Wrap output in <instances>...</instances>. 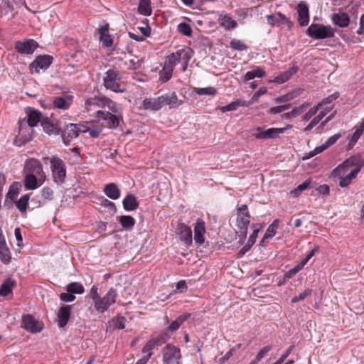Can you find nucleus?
Returning a JSON list of instances; mask_svg holds the SVG:
<instances>
[{
	"label": "nucleus",
	"mask_w": 364,
	"mask_h": 364,
	"mask_svg": "<svg viewBox=\"0 0 364 364\" xmlns=\"http://www.w3.org/2000/svg\"><path fill=\"white\" fill-rule=\"evenodd\" d=\"M164 364H181V353L179 348L168 343L166 344L161 351Z\"/></svg>",
	"instance_id": "4"
},
{
	"label": "nucleus",
	"mask_w": 364,
	"mask_h": 364,
	"mask_svg": "<svg viewBox=\"0 0 364 364\" xmlns=\"http://www.w3.org/2000/svg\"><path fill=\"white\" fill-rule=\"evenodd\" d=\"M250 223V214L247 205L244 204L237 207L236 225L239 229V237L241 243L246 239Z\"/></svg>",
	"instance_id": "1"
},
{
	"label": "nucleus",
	"mask_w": 364,
	"mask_h": 364,
	"mask_svg": "<svg viewBox=\"0 0 364 364\" xmlns=\"http://www.w3.org/2000/svg\"><path fill=\"white\" fill-rule=\"evenodd\" d=\"M298 22L301 26L309 23V7L305 1H301L297 6Z\"/></svg>",
	"instance_id": "17"
},
{
	"label": "nucleus",
	"mask_w": 364,
	"mask_h": 364,
	"mask_svg": "<svg viewBox=\"0 0 364 364\" xmlns=\"http://www.w3.org/2000/svg\"><path fill=\"white\" fill-rule=\"evenodd\" d=\"M100 40L102 45L105 47H111L113 43V40L109 34V29L107 26H101L99 28Z\"/></svg>",
	"instance_id": "29"
},
{
	"label": "nucleus",
	"mask_w": 364,
	"mask_h": 364,
	"mask_svg": "<svg viewBox=\"0 0 364 364\" xmlns=\"http://www.w3.org/2000/svg\"><path fill=\"white\" fill-rule=\"evenodd\" d=\"M291 127V125H287L284 128H270L266 130L261 127H257L256 128L257 133H253L252 136L257 139H276Z\"/></svg>",
	"instance_id": "9"
},
{
	"label": "nucleus",
	"mask_w": 364,
	"mask_h": 364,
	"mask_svg": "<svg viewBox=\"0 0 364 364\" xmlns=\"http://www.w3.org/2000/svg\"><path fill=\"white\" fill-rule=\"evenodd\" d=\"M265 75V71L262 68H257L252 70L248 71L244 75V80L249 81L255 77H262Z\"/></svg>",
	"instance_id": "43"
},
{
	"label": "nucleus",
	"mask_w": 364,
	"mask_h": 364,
	"mask_svg": "<svg viewBox=\"0 0 364 364\" xmlns=\"http://www.w3.org/2000/svg\"><path fill=\"white\" fill-rule=\"evenodd\" d=\"M312 289H306L302 293L299 294L298 296H294L291 302V303H296L301 301L304 300L306 297L311 296L312 294Z\"/></svg>",
	"instance_id": "50"
},
{
	"label": "nucleus",
	"mask_w": 364,
	"mask_h": 364,
	"mask_svg": "<svg viewBox=\"0 0 364 364\" xmlns=\"http://www.w3.org/2000/svg\"><path fill=\"white\" fill-rule=\"evenodd\" d=\"M37 47L34 40L28 39L24 41H18L15 44L16 50L21 54H32Z\"/></svg>",
	"instance_id": "15"
},
{
	"label": "nucleus",
	"mask_w": 364,
	"mask_h": 364,
	"mask_svg": "<svg viewBox=\"0 0 364 364\" xmlns=\"http://www.w3.org/2000/svg\"><path fill=\"white\" fill-rule=\"evenodd\" d=\"M218 22L225 30H232L237 26V23L228 14H221L218 18Z\"/></svg>",
	"instance_id": "26"
},
{
	"label": "nucleus",
	"mask_w": 364,
	"mask_h": 364,
	"mask_svg": "<svg viewBox=\"0 0 364 364\" xmlns=\"http://www.w3.org/2000/svg\"><path fill=\"white\" fill-rule=\"evenodd\" d=\"M311 178L306 180L301 184L299 185L297 188L291 192V193H293L295 196H297L301 191L311 188Z\"/></svg>",
	"instance_id": "51"
},
{
	"label": "nucleus",
	"mask_w": 364,
	"mask_h": 364,
	"mask_svg": "<svg viewBox=\"0 0 364 364\" xmlns=\"http://www.w3.org/2000/svg\"><path fill=\"white\" fill-rule=\"evenodd\" d=\"M191 58V50L189 49H181L176 53L168 55L164 63V65L171 67L173 69L175 65L182 61V71H185L187 68L188 62Z\"/></svg>",
	"instance_id": "3"
},
{
	"label": "nucleus",
	"mask_w": 364,
	"mask_h": 364,
	"mask_svg": "<svg viewBox=\"0 0 364 364\" xmlns=\"http://www.w3.org/2000/svg\"><path fill=\"white\" fill-rule=\"evenodd\" d=\"M173 69L171 67L164 65L163 69L159 73V79L162 82L168 81L172 76Z\"/></svg>",
	"instance_id": "47"
},
{
	"label": "nucleus",
	"mask_w": 364,
	"mask_h": 364,
	"mask_svg": "<svg viewBox=\"0 0 364 364\" xmlns=\"http://www.w3.org/2000/svg\"><path fill=\"white\" fill-rule=\"evenodd\" d=\"M205 223L201 218H198L194 224V240L195 242L201 245L204 243V234L205 233Z\"/></svg>",
	"instance_id": "14"
},
{
	"label": "nucleus",
	"mask_w": 364,
	"mask_h": 364,
	"mask_svg": "<svg viewBox=\"0 0 364 364\" xmlns=\"http://www.w3.org/2000/svg\"><path fill=\"white\" fill-rule=\"evenodd\" d=\"M99 200H100L99 204L101 206L108 208V210L110 212H112V213H114L116 212V210H117L116 205L113 202L109 200L108 199H107L104 197L100 198L99 199Z\"/></svg>",
	"instance_id": "49"
},
{
	"label": "nucleus",
	"mask_w": 364,
	"mask_h": 364,
	"mask_svg": "<svg viewBox=\"0 0 364 364\" xmlns=\"http://www.w3.org/2000/svg\"><path fill=\"white\" fill-rule=\"evenodd\" d=\"M0 259L4 264H6L11 262V252L6 243L0 245Z\"/></svg>",
	"instance_id": "42"
},
{
	"label": "nucleus",
	"mask_w": 364,
	"mask_h": 364,
	"mask_svg": "<svg viewBox=\"0 0 364 364\" xmlns=\"http://www.w3.org/2000/svg\"><path fill=\"white\" fill-rule=\"evenodd\" d=\"M363 132L364 125L361 124L358 128H357L355 132L352 135L349 145L353 146L358 141L360 136L363 134Z\"/></svg>",
	"instance_id": "53"
},
{
	"label": "nucleus",
	"mask_w": 364,
	"mask_h": 364,
	"mask_svg": "<svg viewBox=\"0 0 364 364\" xmlns=\"http://www.w3.org/2000/svg\"><path fill=\"white\" fill-rule=\"evenodd\" d=\"M117 297V291L111 288L103 297L100 296L96 301L94 304L95 309L99 312H105L112 304L116 302Z\"/></svg>",
	"instance_id": "7"
},
{
	"label": "nucleus",
	"mask_w": 364,
	"mask_h": 364,
	"mask_svg": "<svg viewBox=\"0 0 364 364\" xmlns=\"http://www.w3.org/2000/svg\"><path fill=\"white\" fill-rule=\"evenodd\" d=\"M162 97L166 100V102H164V105H168L170 107H178L185 99L183 92H178V95H176V92H168Z\"/></svg>",
	"instance_id": "19"
},
{
	"label": "nucleus",
	"mask_w": 364,
	"mask_h": 364,
	"mask_svg": "<svg viewBox=\"0 0 364 364\" xmlns=\"http://www.w3.org/2000/svg\"><path fill=\"white\" fill-rule=\"evenodd\" d=\"M41 126L48 134L58 135L61 133V128L57 124L52 122L48 117L41 120Z\"/></svg>",
	"instance_id": "22"
},
{
	"label": "nucleus",
	"mask_w": 364,
	"mask_h": 364,
	"mask_svg": "<svg viewBox=\"0 0 364 364\" xmlns=\"http://www.w3.org/2000/svg\"><path fill=\"white\" fill-rule=\"evenodd\" d=\"M28 119L27 123L28 127L33 128L38 124L39 122H41L42 114L39 111L35 109H31L28 113Z\"/></svg>",
	"instance_id": "35"
},
{
	"label": "nucleus",
	"mask_w": 364,
	"mask_h": 364,
	"mask_svg": "<svg viewBox=\"0 0 364 364\" xmlns=\"http://www.w3.org/2000/svg\"><path fill=\"white\" fill-rule=\"evenodd\" d=\"M50 167L54 181L57 183H62L66 176L65 163L58 157L53 156L50 159Z\"/></svg>",
	"instance_id": "6"
},
{
	"label": "nucleus",
	"mask_w": 364,
	"mask_h": 364,
	"mask_svg": "<svg viewBox=\"0 0 364 364\" xmlns=\"http://www.w3.org/2000/svg\"><path fill=\"white\" fill-rule=\"evenodd\" d=\"M121 226L127 230H131L135 225V219L130 215H122L119 218Z\"/></svg>",
	"instance_id": "39"
},
{
	"label": "nucleus",
	"mask_w": 364,
	"mask_h": 364,
	"mask_svg": "<svg viewBox=\"0 0 364 364\" xmlns=\"http://www.w3.org/2000/svg\"><path fill=\"white\" fill-rule=\"evenodd\" d=\"M123 207L125 210H135L139 207V203L136 197L133 194H128L122 201Z\"/></svg>",
	"instance_id": "28"
},
{
	"label": "nucleus",
	"mask_w": 364,
	"mask_h": 364,
	"mask_svg": "<svg viewBox=\"0 0 364 364\" xmlns=\"http://www.w3.org/2000/svg\"><path fill=\"white\" fill-rule=\"evenodd\" d=\"M278 220H275L267 229L264 235V240H268L274 237L277 228Z\"/></svg>",
	"instance_id": "48"
},
{
	"label": "nucleus",
	"mask_w": 364,
	"mask_h": 364,
	"mask_svg": "<svg viewBox=\"0 0 364 364\" xmlns=\"http://www.w3.org/2000/svg\"><path fill=\"white\" fill-rule=\"evenodd\" d=\"M21 327L31 333H36L43 330V325L31 314H23L21 318Z\"/></svg>",
	"instance_id": "10"
},
{
	"label": "nucleus",
	"mask_w": 364,
	"mask_h": 364,
	"mask_svg": "<svg viewBox=\"0 0 364 364\" xmlns=\"http://www.w3.org/2000/svg\"><path fill=\"white\" fill-rule=\"evenodd\" d=\"M126 318L124 316H118L114 321V328L123 329L125 327Z\"/></svg>",
	"instance_id": "64"
},
{
	"label": "nucleus",
	"mask_w": 364,
	"mask_h": 364,
	"mask_svg": "<svg viewBox=\"0 0 364 364\" xmlns=\"http://www.w3.org/2000/svg\"><path fill=\"white\" fill-rule=\"evenodd\" d=\"M161 345L155 340L154 338H151L142 348V352L146 353V352H151V350Z\"/></svg>",
	"instance_id": "52"
},
{
	"label": "nucleus",
	"mask_w": 364,
	"mask_h": 364,
	"mask_svg": "<svg viewBox=\"0 0 364 364\" xmlns=\"http://www.w3.org/2000/svg\"><path fill=\"white\" fill-rule=\"evenodd\" d=\"M42 182L38 184V180L36 176L33 173H28L24 178V187L26 190L36 189Z\"/></svg>",
	"instance_id": "36"
},
{
	"label": "nucleus",
	"mask_w": 364,
	"mask_h": 364,
	"mask_svg": "<svg viewBox=\"0 0 364 364\" xmlns=\"http://www.w3.org/2000/svg\"><path fill=\"white\" fill-rule=\"evenodd\" d=\"M15 285V282L11 278H7L2 283L0 287V295L3 296H8L12 291V288Z\"/></svg>",
	"instance_id": "40"
},
{
	"label": "nucleus",
	"mask_w": 364,
	"mask_h": 364,
	"mask_svg": "<svg viewBox=\"0 0 364 364\" xmlns=\"http://www.w3.org/2000/svg\"><path fill=\"white\" fill-rule=\"evenodd\" d=\"M53 57L48 55H38L30 64V70L32 73H38L41 70H46L52 63Z\"/></svg>",
	"instance_id": "11"
},
{
	"label": "nucleus",
	"mask_w": 364,
	"mask_h": 364,
	"mask_svg": "<svg viewBox=\"0 0 364 364\" xmlns=\"http://www.w3.org/2000/svg\"><path fill=\"white\" fill-rule=\"evenodd\" d=\"M97 117L103 119L106 122L107 127L113 129L117 128L119 124V118L110 112H104L102 111H97Z\"/></svg>",
	"instance_id": "18"
},
{
	"label": "nucleus",
	"mask_w": 364,
	"mask_h": 364,
	"mask_svg": "<svg viewBox=\"0 0 364 364\" xmlns=\"http://www.w3.org/2000/svg\"><path fill=\"white\" fill-rule=\"evenodd\" d=\"M331 19L334 24L342 28L348 26L350 22L348 14L343 11L333 14Z\"/></svg>",
	"instance_id": "24"
},
{
	"label": "nucleus",
	"mask_w": 364,
	"mask_h": 364,
	"mask_svg": "<svg viewBox=\"0 0 364 364\" xmlns=\"http://www.w3.org/2000/svg\"><path fill=\"white\" fill-rule=\"evenodd\" d=\"M364 166V161L360 156H353L345 160L332 171L333 177L341 178L346 176L350 168H359L361 169Z\"/></svg>",
	"instance_id": "2"
},
{
	"label": "nucleus",
	"mask_w": 364,
	"mask_h": 364,
	"mask_svg": "<svg viewBox=\"0 0 364 364\" xmlns=\"http://www.w3.org/2000/svg\"><path fill=\"white\" fill-rule=\"evenodd\" d=\"M21 191V185L18 182H14L9 187L5 198L15 200Z\"/></svg>",
	"instance_id": "45"
},
{
	"label": "nucleus",
	"mask_w": 364,
	"mask_h": 364,
	"mask_svg": "<svg viewBox=\"0 0 364 364\" xmlns=\"http://www.w3.org/2000/svg\"><path fill=\"white\" fill-rule=\"evenodd\" d=\"M176 233L179 235L180 240L187 246L192 244L193 236L191 227L183 223H178L176 228Z\"/></svg>",
	"instance_id": "13"
},
{
	"label": "nucleus",
	"mask_w": 364,
	"mask_h": 364,
	"mask_svg": "<svg viewBox=\"0 0 364 364\" xmlns=\"http://www.w3.org/2000/svg\"><path fill=\"white\" fill-rule=\"evenodd\" d=\"M60 299L64 302H71L75 300V296L67 291V293H62L60 295Z\"/></svg>",
	"instance_id": "63"
},
{
	"label": "nucleus",
	"mask_w": 364,
	"mask_h": 364,
	"mask_svg": "<svg viewBox=\"0 0 364 364\" xmlns=\"http://www.w3.org/2000/svg\"><path fill=\"white\" fill-rule=\"evenodd\" d=\"M296 71L297 68L296 67H292L289 70L284 72L279 75L277 76L274 78V82L277 84H282L288 80L291 76L296 73Z\"/></svg>",
	"instance_id": "41"
},
{
	"label": "nucleus",
	"mask_w": 364,
	"mask_h": 364,
	"mask_svg": "<svg viewBox=\"0 0 364 364\" xmlns=\"http://www.w3.org/2000/svg\"><path fill=\"white\" fill-rule=\"evenodd\" d=\"M26 168L28 173L36 175H41L43 173V166L41 163L35 159H31L26 163Z\"/></svg>",
	"instance_id": "23"
},
{
	"label": "nucleus",
	"mask_w": 364,
	"mask_h": 364,
	"mask_svg": "<svg viewBox=\"0 0 364 364\" xmlns=\"http://www.w3.org/2000/svg\"><path fill=\"white\" fill-rule=\"evenodd\" d=\"M339 95L338 92H334L333 95L327 97L326 100H324L322 103H319L317 106H315L312 108H311L303 117L302 120L304 121H309L313 116H314L317 112L318 111L319 108H321L323 105L326 104H331V102L333 100H336L338 97Z\"/></svg>",
	"instance_id": "16"
},
{
	"label": "nucleus",
	"mask_w": 364,
	"mask_h": 364,
	"mask_svg": "<svg viewBox=\"0 0 364 364\" xmlns=\"http://www.w3.org/2000/svg\"><path fill=\"white\" fill-rule=\"evenodd\" d=\"M120 79L116 70H109L107 71L104 77V85L106 89L111 91H123L124 89L119 87Z\"/></svg>",
	"instance_id": "12"
},
{
	"label": "nucleus",
	"mask_w": 364,
	"mask_h": 364,
	"mask_svg": "<svg viewBox=\"0 0 364 364\" xmlns=\"http://www.w3.org/2000/svg\"><path fill=\"white\" fill-rule=\"evenodd\" d=\"M306 32L313 38L325 39L333 37L335 30L330 26L313 23L308 28Z\"/></svg>",
	"instance_id": "5"
},
{
	"label": "nucleus",
	"mask_w": 364,
	"mask_h": 364,
	"mask_svg": "<svg viewBox=\"0 0 364 364\" xmlns=\"http://www.w3.org/2000/svg\"><path fill=\"white\" fill-rule=\"evenodd\" d=\"M29 198L30 194H25L15 202L16 208L19 210L21 213H25L26 212Z\"/></svg>",
	"instance_id": "44"
},
{
	"label": "nucleus",
	"mask_w": 364,
	"mask_h": 364,
	"mask_svg": "<svg viewBox=\"0 0 364 364\" xmlns=\"http://www.w3.org/2000/svg\"><path fill=\"white\" fill-rule=\"evenodd\" d=\"M42 198L46 200L53 199V191L49 187H44L41 191Z\"/></svg>",
	"instance_id": "57"
},
{
	"label": "nucleus",
	"mask_w": 364,
	"mask_h": 364,
	"mask_svg": "<svg viewBox=\"0 0 364 364\" xmlns=\"http://www.w3.org/2000/svg\"><path fill=\"white\" fill-rule=\"evenodd\" d=\"M66 290L68 292L71 293L74 295V294H82L85 291L83 286L78 282H71L66 287Z\"/></svg>",
	"instance_id": "46"
},
{
	"label": "nucleus",
	"mask_w": 364,
	"mask_h": 364,
	"mask_svg": "<svg viewBox=\"0 0 364 364\" xmlns=\"http://www.w3.org/2000/svg\"><path fill=\"white\" fill-rule=\"evenodd\" d=\"M272 349V346H267L262 348L257 354L256 358L257 360H260L262 358H263Z\"/></svg>",
	"instance_id": "61"
},
{
	"label": "nucleus",
	"mask_w": 364,
	"mask_h": 364,
	"mask_svg": "<svg viewBox=\"0 0 364 364\" xmlns=\"http://www.w3.org/2000/svg\"><path fill=\"white\" fill-rule=\"evenodd\" d=\"M71 314V306L64 305L60 308L58 312V325L60 328L65 327Z\"/></svg>",
	"instance_id": "20"
},
{
	"label": "nucleus",
	"mask_w": 364,
	"mask_h": 364,
	"mask_svg": "<svg viewBox=\"0 0 364 364\" xmlns=\"http://www.w3.org/2000/svg\"><path fill=\"white\" fill-rule=\"evenodd\" d=\"M178 30L179 32L187 36H190L192 32L191 26L186 23H179L178 26Z\"/></svg>",
	"instance_id": "59"
},
{
	"label": "nucleus",
	"mask_w": 364,
	"mask_h": 364,
	"mask_svg": "<svg viewBox=\"0 0 364 364\" xmlns=\"http://www.w3.org/2000/svg\"><path fill=\"white\" fill-rule=\"evenodd\" d=\"M296 93V92H286L285 95L276 98L275 102L276 103H282V102H288L297 96L296 95H295Z\"/></svg>",
	"instance_id": "56"
},
{
	"label": "nucleus",
	"mask_w": 364,
	"mask_h": 364,
	"mask_svg": "<svg viewBox=\"0 0 364 364\" xmlns=\"http://www.w3.org/2000/svg\"><path fill=\"white\" fill-rule=\"evenodd\" d=\"M259 231V228L254 229L253 232L250 235L247 240V242L239 251L237 256L238 257H242L247 251L250 250L256 241Z\"/></svg>",
	"instance_id": "30"
},
{
	"label": "nucleus",
	"mask_w": 364,
	"mask_h": 364,
	"mask_svg": "<svg viewBox=\"0 0 364 364\" xmlns=\"http://www.w3.org/2000/svg\"><path fill=\"white\" fill-rule=\"evenodd\" d=\"M166 102L165 97L161 96L157 99H145L143 101V107L145 109H151V110H159L164 105Z\"/></svg>",
	"instance_id": "21"
},
{
	"label": "nucleus",
	"mask_w": 364,
	"mask_h": 364,
	"mask_svg": "<svg viewBox=\"0 0 364 364\" xmlns=\"http://www.w3.org/2000/svg\"><path fill=\"white\" fill-rule=\"evenodd\" d=\"M138 12L139 14L145 16H151L152 13L151 0H139Z\"/></svg>",
	"instance_id": "38"
},
{
	"label": "nucleus",
	"mask_w": 364,
	"mask_h": 364,
	"mask_svg": "<svg viewBox=\"0 0 364 364\" xmlns=\"http://www.w3.org/2000/svg\"><path fill=\"white\" fill-rule=\"evenodd\" d=\"M309 103H303L301 105L294 107L291 111L290 115L293 116L294 117L299 116V114L304 112V110L309 107Z\"/></svg>",
	"instance_id": "58"
},
{
	"label": "nucleus",
	"mask_w": 364,
	"mask_h": 364,
	"mask_svg": "<svg viewBox=\"0 0 364 364\" xmlns=\"http://www.w3.org/2000/svg\"><path fill=\"white\" fill-rule=\"evenodd\" d=\"M107 97L104 96H95L94 97L88 98L85 100V108L89 112L92 110V107H105V102Z\"/></svg>",
	"instance_id": "25"
},
{
	"label": "nucleus",
	"mask_w": 364,
	"mask_h": 364,
	"mask_svg": "<svg viewBox=\"0 0 364 364\" xmlns=\"http://www.w3.org/2000/svg\"><path fill=\"white\" fill-rule=\"evenodd\" d=\"M267 20L272 26H279L288 22L287 18L279 13L267 16Z\"/></svg>",
	"instance_id": "37"
},
{
	"label": "nucleus",
	"mask_w": 364,
	"mask_h": 364,
	"mask_svg": "<svg viewBox=\"0 0 364 364\" xmlns=\"http://www.w3.org/2000/svg\"><path fill=\"white\" fill-rule=\"evenodd\" d=\"M252 101H245L240 99L236 100L235 101L230 103L228 105L221 107L220 109L223 112L236 110L239 107H247L252 104Z\"/></svg>",
	"instance_id": "33"
},
{
	"label": "nucleus",
	"mask_w": 364,
	"mask_h": 364,
	"mask_svg": "<svg viewBox=\"0 0 364 364\" xmlns=\"http://www.w3.org/2000/svg\"><path fill=\"white\" fill-rule=\"evenodd\" d=\"M190 316L191 314L188 313L180 315L164 330V331H167L169 333L176 331L180 328L181 324L183 323Z\"/></svg>",
	"instance_id": "31"
},
{
	"label": "nucleus",
	"mask_w": 364,
	"mask_h": 364,
	"mask_svg": "<svg viewBox=\"0 0 364 364\" xmlns=\"http://www.w3.org/2000/svg\"><path fill=\"white\" fill-rule=\"evenodd\" d=\"M103 191L110 199L117 200L120 197V190L114 183H109L105 185Z\"/></svg>",
	"instance_id": "27"
},
{
	"label": "nucleus",
	"mask_w": 364,
	"mask_h": 364,
	"mask_svg": "<svg viewBox=\"0 0 364 364\" xmlns=\"http://www.w3.org/2000/svg\"><path fill=\"white\" fill-rule=\"evenodd\" d=\"M231 48L237 50H245L247 49V46L240 40L232 39L230 41Z\"/></svg>",
	"instance_id": "54"
},
{
	"label": "nucleus",
	"mask_w": 364,
	"mask_h": 364,
	"mask_svg": "<svg viewBox=\"0 0 364 364\" xmlns=\"http://www.w3.org/2000/svg\"><path fill=\"white\" fill-rule=\"evenodd\" d=\"M171 336V333H169L167 331H162L156 337H154L156 341L161 346L162 344L166 343Z\"/></svg>",
	"instance_id": "55"
},
{
	"label": "nucleus",
	"mask_w": 364,
	"mask_h": 364,
	"mask_svg": "<svg viewBox=\"0 0 364 364\" xmlns=\"http://www.w3.org/2000/svg\"><path fill=\"white\" fill-rule=\"evenodd\" d=\"M73 101L72 96L58 97L53 100V105L58 109H67Z\"/></svg>",
	"instance_id": "34"
},
{
	"label": "nucleus",
	"mask_w": 364,
	"mask_h": 364,
	"mask_svg": "<svg viewBox=\"0 0 364 364\" xmlns=\"http://www.w3.org/2000/svg\"><path fill=\"white\" fill-rule=\"evenodd\" d=\"M290 107H291V104H285V105H283L276 106V107H272L269 109V112L270 114H277V113H280V112H282L284 110L288 109Z\"/></svg>",
	"instance_id": "60"
},
{
	"label": "nucleus",
	"mask_w": 364,
	"mask_h": 364,
	"mask_svg": "<svg viewBox=\"0 0 364 364\" xmlns=\"http://www.w3.org/2000/svg\"><path fill=\"white\" fill-rule=\"evenodd\" d=\"M341 136V134H334V135L330 136L327 139V141L324 143L325 146L328 149V147H330L331 146L334 144Z\"/></svg>",
	"instance_id": "62"
},
{
	"label": "nucleus",
	"mask_w": 364,
	"mask_h": 364,
	"mask_svg": "<svg viewBox=\"0 0 364 364\" xmlns=\"http://www.w3.org/2000/svg\"><path fill=\"white\" fill-rule=\"evenodd\" d=\"M361 169H359V168H353L348 174H347L345 176L339 178V186L341 188H346L348 186L351 182L352 180L355 178L358 173L360 171Z\"/></svg>",
	"instance_id": "32"
},
{
	"label": "nucleus",
	"mask_w": 364,
	"mask_h": 364,
	"mask_svg": "<svg viewBox=\"0 0 364 364\" xmlns=\"http://www.w3.org/2000/svg\"><path fill=\"white\" fill-rule=\"evenodd\" d=\"M84 127L81 124H69L65 128L61 129V138L65 145L68 146L70 144L73 139L77 138L80 132H86V130L82 129Z\"/></svg>",
	"instance_id": "8"
}]
</instances>
